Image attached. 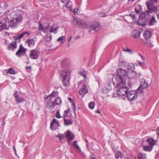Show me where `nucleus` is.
Instances as JSON below:
<instances>
[{"instance_id":"nucleus-1","label":"nucleus","mask_w":159,"mask_h":159,"mask_svg":"<svg viewBox=\"0 0 159 159\" xmlns=\"http://www.w3.org/2000/svg\"><path fill=\"white\" fill-rule=\"evenodd\" d=\"M72 21L74 25L77 27L89 28L90 29L89 30V33L93 30L96 32L98 31L102 28L100 24L97 21L89 22L88 24H87L84 20L73 17Z\"/></svg>"},{"instance_id":"nucleus-2","label":"nucleus","mask_w":159,"mask_h":159,"mask_svg":"<svg viewBox=\"0 0 159 159\" xmlns=\"http://www.w3.org/2000/svg\"><path fill=\"white\" fill-rule=\"evenodd\" d=\"M127 73L125 70L122 68L117 70V76L114 80L115 83L117 86H120L125 84Z\"/></svg>"},{"instance_id":"nucleus-3","label":"nucleus","mask_w":159,"mask_h":159,"mask_svg":"<svg viewBox=\"0 0 159 159\" xmlns=\"http://www.w3.org/2000/svg\"><path fill=\"white\" fill-rule=\"evenodd\" d=\"M135 10L136 12L138 15H140L139 16L140 17L143 18L148 19L150 18V14L152 13L153 12H150L149 11H148V7L147 11L145 12H142V6L139 4L137 5L135 8Z\"/></svg>"},{"instance_id":"nucleus-4","label":"nucleus","mask_w":159,"mask_h":159,"mask_svg":"<svg viewBox=\"0 0 159 159\" xmlns=\"http://www.w3.org/2000/svg\"><path fill=\"white\" fill-rule=\"evenodd\" d=\"M25 34H27L28 35H30V33L27 32H25L22 33L20 35H17L14 37V39L15 41L12 42L8 46V49L9 50H12L16 48L17 47L16 45V40H18V42H19L20 41V39H21L22 37H23L24 35Z\"/></svg>"},{"instance_id":"nucleus-5","label":"nucleus","mask_w":159,"mask_h":159,"mask_svg":"<svg viewBox=\"0 0 159 159\" xmlns=\"http://www.w3.org/2000/svg\"><path fill=\"white\" fill-rule=\"evenodd\" d=\"M70 74L71 71L70 70H65L62 72V81L65 87L68 86L70 84L69 78Z\"/></svg>"},{"instance_id":"nucleus-6","label":"nucleus","mask_w":159,"mask_h":159,"mask_svg":"<svg viewBox=\"0 0 159 159\" xmlns=\"http://www.w3.org/2000/svg\"><path fill=\"white\" fill-rule=\"evenodd\" d=\"M22 19L23 17L20 14H15L14 17L11 18L9 23L10 26L13 27H16Z\"/></svg>"},{"instance_id":"nucleus-7","label":"nucleus","mask_w":159,"mask_h":159,"mask_svg":"<svg viewBox=\"0 0 159 159\" xmlns=\"http://www.w3.org/2000/svg\"><path fill=\"white\" fill-rule=\"evenodd\" d=\"M157 0H148L146 2V4L148 7V11H149L152 12H156L157 11V7L153 6L154 3H157Z\"/></svg>"},{"instance_id":"nucleus-8","label":"nucleus","mask_w":159,"mask_h":159,"mask_svg":"<svg viewBox=\"0 0 159 159\" xmlns=\"http://www.w3.org/2000/svg\"><path fill=\"white\" fill-rule=\"evenodd\" d=\"M125 84L122 85L118 86L116 85V86L117 88H120L116 92V94L118 96H126V94H127L128 92V88L126 86H125Z\"/></svg>"},{"instance_id":"nucleus-9","label":"nucleus","mask_w":159,"mask_h":159,"mask_svg":"<svg viewBox=\"0 0 159 159\" xmlns=\"http://www.w3.org/2000/svg\"><path fill=\"white\" fill-rule=\"evenodd\" d=\"M141 84L139 87L136 90V92L139 93H142L144 92L143 89L147 88L148 86V83L144 79L140 80Z\"/></svg>"},{"instance_id":"nucleus-10","label":"nucleus","mask_w":159,"mask_h":159,"mask_svg":"<svg viewBox=\"0 0 159 159\" xmlns=\"http://www.w3.org/2000/svg\"><path fill=\"white\" fill-rule=\"evenodd\" d=\"M136 92L134 91H129L128 92L127 94H126V97L128 98L129 100L132 101L134 100L135 98L137 97V94Z\"/></svg>"},{"instance_id":"nucleus-11","label":"nucleus","mask_w":159,"mask_h":159,"mask_svg":"<svg viewBox=\"0 0 159 159\" xmlns=\"http://www.w3.org/2000/svg\"><path fill=\"white\" fill-rule=\"evenodd\" d=\"M26 49L24 48L21 44L20 45L19 48L16 53V55L18 57L24 55L26 53Z\"/></svg>"},{"instance_id":"nucleus-12","label":"nucleus","mask_w":159,"mask_h":159,"mask_svg":"<svg viewBox=\"0 0 159 159\" xmlns=\"http://www.w3.org/2000/svg\"><path fill=\"white\" fill-rule=\"evenodd\" d=\"M39 52L37 50H31L30 53V56L31 59H37L38 58Z\"/></svg>"},{"instance_id":"nucleus-13","label":"nucleus","mask_w":159,"mask_h":159,"mask_svg":"<svg viewBox=\"0 0 159 159\" xmlns=\"http://www.w3.org/2000/svg\"><path fill=\"white\" fill-rule=\"evenodd\" d=\"M66 136L67 138V142L69 143L71 141L74 139V135L69 130H67L65 132Z\"/></svg>"},{"instance_id":"nucleus-14","label":"nucleus","mask_w":159,"mask_h":159,"mask_svg":"<svg viewBox=\"0 0 159 159\" xmlns=\"http://www.w3.org/2000/svg\"><path fill=\"white\" fill-rule=\"evenodd\" d=\"M136 75V73L135 72L131 70V68L129 69L127 73V78L129 79H134L135 78Z\"/></svg>"},{"instance_id":"nucleus-15","label":"nucleus","mask_w":159,"mask_h":159,"mask_svg":"<svg viewBox=\"0 0 159 159\" xmlns=\"http://www.w3.org/2000/svg\"><path fill=\"white\" fill-rule=\"evenodd\" d=\"M18 93L17 91H16L14 94V96L15 98L16 103L19 104L20 103L24 102L25 99L24 98L19 96L18 95Z\"/></svg>"},{"instance_id":"nucleus-16","label":"nucleus","mask_w":159,"mask_h":159,"mask_svg":"<svg viewBox=\"0 0 159 159\" xmlns=\"http://www.w3.org/2000/svg\"><path fill=\"white\" fill-rule=\"evenodd\" d=\"M88 92V90L85 84H84L83 85L82 88L79 92L80 95H83V97L84 96L85 94L87 93Z\"/></svg>"},{"instance_id":"nucleus-17","label":"nucleus","mask_w":159,"mask_h":159,"mask_svg":"<svg viewBox=\"0 0 159 159\" xmlns=\"http://www.w3.org/2000/svg\"><path fill=\"white\" fill-rule=\"evenodd\" d=\"M8 27L6 24V22L4 21L3 22L0 20V31L4 29L7 30Z\"/></svg>"},{"instance_id":"nucleus-18","label":"nucleus","mask_w":159,"mask_h":159,"mask_svg":"<svg viewBox=\"0 0 159 159\" xmlns=\"http://www.w3.org/2000/svg\"><path fill=\"white\" fill-rule=\"evenodd\" d=\"M150 18L148 19L144 18L145 19H146V20H148V19H149V20L148 22V24L149 25H153L155 23L157 22L156 21L155 17L154 16H152L151 17V16L150 15Z\"/></svg>"},{"instance_id":"nucleus-19","label":"nucleus","mask_w":159,"mask_h":159,"mask_svg":"<svg viewBox=\"0 0 159 159\" xmlns=\"http://www.w3.org/2000/svg\"><path fill=\"white\" fill-rule=\"evenodd\" d=\"M11 15L9 11H8L5 12L3 16V18L4 19V21L7 22L8 20L10 18Z\"/></svg>"},{"instance_id":"nucleus-20","label":"nucleus","mask_w":159,"mask_h":159,"mask_svg":"<svg viewBox=\"0 0 159 159\" xmlns=\"http://www.w3.org/2000/svg\"><path fill=\"white\" fill-rule=\"evenodd\" d=\"M126 61V60H122L121 62H120L119 65L123 67H125L128 66V69H130L131 66H129V63L127 62Z\"/></svg>"},{"instance_id":"nucleus-21","label":"nucleus","mask_w":159,"mask_h":159,"mask_svg":"<svg viewBox=\"0 0 159 159\" xmlns=\"http://www.w3.org/2000/svg\"><path fill=\"white\" fill-rule=\"evenodd\" d=\"M143 34L145 39H147L151 37L152 34L150 31L148 30H146L143 32Z\"/></svg>"},{"instance_id":"nucleus-22","label":"nucleus","mask_w":159,"mask_h":159,"mask_svg":"<svg viewBox=\"0 0 159 159\" xmlns=\"http://www.w3.org/2000/svg\"><path fill=\"white\" fill-rule=\"evenodd\" d=\"M58 27L56 25H52L49 29V31L50 32L56 34L57 33V30Z\"/></svg>"},{"instance_id":"nucleus-23","label":"nucleus","mask_w":159,"mask_h":159,"mask_svg":"<svg viewBox=\"0 0 159 159\" xmlns=\"http://www.w3.org/2000/svg\"><path fill=\"white\" fill-rule=\"evenodd\" d=\"M141 33V31L140 30H135L133 32V36L134 38H137L139 37Z\"/></svg>"},{"instance_id":"nucleus-24","label":"nucleus","mask_w":159,"mask_h":159,"mask_svg":"<svg viewBox=\"0 0 159 159\" xmlns=\"http://www.w3.org/2000/svg\"><path fill=\"white\" fill-rule=\"evenodd\" d=\"M55 105L53 102H49L47 103L46 107L50 110H52L53 109Z\"/></svg>"},{"instance_id":"nucleus-25","label":"nucleus","mask_w":159,"mask_h":159,"mask_svg":"<svg viewBox=\"0 0 159 159\" xmlns=\"http://www.w3.org/2000/svg\"><path fill=\"white\" fill-rule=\"evenodd\" d=\"M150 146H153L157 143L156 141L153 139L152 138H149L147 140Z\"/></svg>"},{"instance_id":"nucleus-26","label":"nucleus","mask_w":159,"mask_h":159,"mask_svg":"<svg viewBox=\"0 0 159 159\" xmlns=\"http://www.w3.org/2000/svg\"><path fill=\"white\" fill-rule=\"evenodd\" d=\"M64 124L65 125H69L73 124V121L71 119L67 120L66 118H64Z\"/></svg>"},{"instance_id":"nucleus-27","label":"nucleus","mask_w":159,"mask_h":159,"mask_svg":"<svg viewBox=\"0 0 159 159\" xmlns=\"http://www.w3.org/2000/svg\"><path fill=\"white\" fill-rule=\"evenodd\" d=\"M153 147L150 145L144 146L143 147V150L145 151L151 152L152 150Z\"/></svg>"},{"instance_id":"nucleus-28","label":"nucleus","mask_w":159,"mask_h":159,"mask_svg":"<svg viewBox=\"0 0 159 159\" xmlns=\"http://www.w3.org/2000/svg\"><path fill=\"white\" fill-rule=\"evenodd\" d=\"M28 46L30 47H32L34 45V41L33 39H31L27 41Z\"/></svg>"},{"instance_id":"nucleus-29","label":"nucleus","mask_w":159,"mask_h":159,"mask_svg":"<svg viewBox=\"0 0 159 159\" xmlns=\"http://www.w3.org/2000/svg\"><path fill=\"white\" fill-rule=\"evenodd\" d=\"M123 157V155L121 152L119 151H117L115 153V157L116 159H118L119 158H122Z\"/></svg>"},{"instance_id":"nucleus-30","label":"nucleus","mask_w":159,"mask_h":159,"mask_svg":"<svg viewBox=\"0 0 159 159\" xmlns=\"http://www.w3.org/2000/svg\"><path fill=\"white\" fill-rule=\"evenodd\" d=\"M53 124H56V125L58 126L59 125V122L57 120L55 119H53L52 122L50 124V128L52 129Z\"/></svg>"},{"instance_id":"nucleus-31","label":"nucleus","mask_w":159,"mask_h":159,"mask_svg":"<svg viewBox=\"0 0 159 159\" xmlns=\"http://www.w3.org/2000/svg\"><path fill=\"white\" fill-rule=\"evenodd\" d=\"M86 71L82 69L79 72V74L80 75L83 76L84 78L86 80Z\"/></svg>"},{"instance_id":"nucleus-32","label":"nucleus","mask_w":159,"mask_h":159,"mask_svg":"<svg viewBox=\"0 0 159 159\" xmlns=\"http://www.w3.org/2000/svg\"><path fill=\"white\" fill-rule=\"evenodd\" d=\"M73 145L80 152H81V149L78 145L77 141V140H75L73 142Z\"/></svg>"},{"instance_id":"nucleus-33","label":"nucleus","mask_w":159,"mask_h":159,"mask_svg":"<svg viewBox=\"0 0 159 159\" xmlns=\"http://www.w3.org/2000/svg\"><path fill=\"white\" fill-rule=\"evenodd\" d=\"M61 102V100L60 98H57L55 99L54 102H53L55 105L60 104Z\"/></svg>"},{"instance_id":"nucleus-34","label":"nucleus","mask_w":159,"mask_h":159,"mask_svg":"<svg viewBox=\"0 0 159 159\" xmlns=\"http://www.w3.org/2000/svg\"><path fill=\"white\" fill-rule=\"evenodd\" d=\"M138 158L139 159H146V156L143 153H139L137 156Z\"/></svg>"},{"instance_id":"nucleus-35","label":"nucleus","mask_w":159,"mask_h":159,"mask_svg":"<svg viewBox=\"0 0 159 159\" xmlns=\"http://www.w3.org/2000/svg\"><path fill=\"white\" fill-rule=\"evenodd\" d=\"M65 3H66V4L65 5V6H66V7H67L68 9L70 10H71V6L72 4L71 2L70 1H69Z\"/></svg>"},{"instance_id":"nucleus-36","label":"nucleus","mask_w":159,"mask_h":159,"mask_svg":"<svg viewBox=\"0 0 159 159\" xmlns=\"http://www.w3.org/2000/svg\"><path fill=\"white\" fill-rule=\"evenodd\" d=\"M123 51L124 52H127L129 53L132 54L133 53V51L130 49H128L127 48H122Z\"/></svg>"},{"instance_id":"nucleus-37","label":"nucleus","mask_w":159,"mask_h":159,"mask_svg":"<svg viewBox=\"0 0 159 159\" xmlns=\"http://www.w3.org/2000/svg\"><path fill=\"white\" fill-rule=\"evenodd\" d=\"M52 39V36L51 34H48L45 37V40L48 42L50 41Z\"/></svg>"},{"instance_id":"nucleus-38","label":"nucleus","mask_w":159,"mask_h":159,"mask_svg":"<svg viewBox=\"0 0 159 159\" xmlns=\"http://www.w3.org/2000/svg\"><path fill=\"white\" fill-rule=\"evenodd\" d=\"M65 36H61L57 40L58 41H61L62 43H63L65 41Z\"/></svg>"},{"instance_id":"nucleus-39","label":"nucleus","mask_w":159,"mask_h":159,"mask_svg":"<svg viewBox=\"0 0 159 159\" xmlns=\"http://www.w3.org/2000/svg\"><path fill=\"white\" fill-rule=\"evenodd\" d=\"M70 109L68 108L67 110L64 111L63 115V118H66V117L67 116L68 113L70 112Z\"/></svg>"},{"instance_id":"nucleus-40","label":"nucleus","mask_w":159,"mask_h":159,"mask_svg":"<svg viewBox=\"0 0 159 159\" xmlns=\"http://www.w3.org/2000/svg\"><path fill=\"white\" fill-rule=\"evenodd\" d=\"M66 61V60H62L61 62V64L63 67H64L68 65Z\"/></svg>"},{"instance_id":"nucleus-41","label":"nucleus","mask_w":159,"mask_h":159,"mask_svg":"<svg viewBox=\"0 0 159 159\" xmlns=\"http://www.w3.org/2000/svg\"><path fill=\"white\" fill-rule=\"evenodd\" d=\"M95 104L94 102H91L89 104V107L90 109H93L94 107Z\"/></svg>"},{"instance_id":"nucleus-42","label":"nucleus","mask_w":159,"mask_h":159,"mask_svg":"<svg viewBox=\"0 0 159 159\" xmlns=\"http://www.w3.org/2000/svg\"><path fill=\"white\" fill-rule=\"evenodd\" d=\"M72 109L73 110V112L75 114V116L76 115V107H75V105L74 103H73L72 104Z\"/></svg>"},{"instance_id":"nucleus-43","label":"nucleus","mask_w":159,"mask_h":159,"mask_svg":"<svg viewBox=\"0 0 159 159\" xmlns=\"http://www.w3.org/2000/svg\"><path fill=\"white\" fill-rule=\"evenodd\" d=\"M8 72L11 74H15L16 73L15 70L12 68H10L8 70Z\"/></svg>"},{"instance_id":"nucleus-44","label":"nucleus","mask_w":159,"mask_h":159,"mask_svg":"<svg viewBox=\"0 0 159 159\" xmlns=\"http://www.w3.org/2000/svg\"><path fill=\"white\" fill-rule=\"evenodd\" d=\"M128 16L130 17L134 21H136V19L135 18V16L134 15L131 14H129Z\"/></svg>"},{"instance_id":"nucleus-45","label":"nucleus","mask_w":159,"mask_h":159,"mask_svg":"<svg viewBox=\"0 0 159 159\" xmlns=\"http://www.w3.org/2000/svg\"><path fill=\"white\" fill-rule=\"evenodd\" d=\"M49 27V24L48 25H47L46 26H43V31L44 32H45L48 29Z\"/></svg>"},{"instance_id":"nucleus-46","label":"nucleus","mask_w":159,"mask_h":159,"mask_svg":"<svg viewBox=\"0 0 159 159\" xmlns=\"http://www.w3.org/2000/svg\"><path fill=\"white\" fill-rule=\"evenodd\" d=\"M58 94V93L57 92L53 91L52 93L50 94V96L52 97H55L57 94Z\"/></svg>"},{"instance_id":"nucleus-47","label":"nucleus","mask_w":159,"mask_h":159,"mask_svg":"<svg viewBox=\"0 0 159 159\" xmlns=\"http://www.w3.org/2000/svg\"><path fill=\"white\" fill-rule=\"evenodd\" d=\"M56 116L58 118H60L61 117V116H60V112L58 110H57L56 112Z\"/></svg>"},{"instance_id":"nucleus-48","label":"nucleus","mask_w":159,"mask_h":159,"mask_svg":"<svg viewBox=\"0 0 159 159\" xmlns=\"http://www.w3.org/2000/svg\"><path fill=\"white\" fill-rule=\"evenodd\" d=\"M97 14L100 17H104L105 16H104V14L102 12H98Z\"/></svg>"},{"instance_id":"nucleus-49","label":"nucleus","mask_w":159,"mask_h":159,"mask_svg":"<svg viewBox=\"0 0 159 159\" xmlns=\"http://www.w3.org/2000/svg\"><path fill=\"white\" fill-rule=\"evenodd\" d=\"M56 137L57 138H59V140L60 141H61V138L62 137H63V136L61 134H59L58 135H56Z\"/></svg>"},{"instance_id":"nucleus-50","label":"nucleus","mask_w":159,"mask_h":159,"mask_svg":"<svg viewBox=\"0 0 159 159\" xmlns=\"http://www.w3.org/2000/svg\"><path fill=\"white\" fill-rule=\"evenodd\" d=\"M39 29L40 30H43V26L42 25L41 22H39Z\"/></svg>"},{"instance_id":"nucleus-51","label":"nucleus","mask_w":159,"mask_h":159,"mask_svg":"<svg viewBox=\"0 0 159 159\" xmlns=\"http://www.w3.org/2000/svg\"><path fill=\"white\" fill-rule=\"evenodd\" d=\"M108 89L106 88L103 89L102 90V91L103 93H107L108 92Z\"/></svg>"},{"instance_id":"nucleus-52","label":"nucleus","mask_w":159,"mask_h":159,"mask_svg":"<svg viewBox=\"0 0 159 159\" xmlns=\"http://www.w3.org/2000/svg\"><path fill=\"white\" fill-rule=\"evenodd\" d=\"M31 65L28 66H26L25 67V69L26 70H28V69H31Z\"/></svg>"},{"instance_id":"nucleus-53","label":"nucleus","mask_w":159,"mask_h":159,"mask_svg":"<svg viewBox=\"0 0 159 159\" xmlns=\"http://www.w3.org/2000/svg\"><path fill=\"white\" fill-rule=\"evenodd\" d=\"M157 133L158 137H159V126L158 127L157 130Z\"/></svg>"},{"instance_id":"nucleus-54","label":"nucleus","mask_w":159,"mask_h":159,"mask_svg":"<svg viewBox=\"0 0 159 159\" xmlns=\"http://www.w3.org/2000/svg\"><path fill=\"white\" fill-rule=\"evenodd\" d=\"M69 1H70V0H61V2L64 3H65Z\"/></svg>"},{"instance_id":"nucleus-55","label":"nucleus","mask_w":159,"mask_h":159,"mask_svg":"<svg viewBox=\"0 0 159 159\" xmlns=\"http://www.w3.org/2000/svg\"><path fill=\"white\" fill-rule=\"evenodd\" d=\"M50 98V100H51V99H52V97L51 96H50V94L49 95H48V96L46 97V99H49V98Z\"/></svg>"},{"instance_id":"nucleus-56","label":"nucleus","mask_w":159,"mask_h":159,"mask_svg":"<svg viewBox=\"0 0 159 159\" xmlns=\"http://www.w3.org/2000/svg\"><path fill=\"white\" fill-rule=\"evenodd\" d=\"M74 14L75 15V14H77V12L78 11V9L75 8L74 9Z\"/></svg>"},{"instance_id":"nucleus-57","label":"nucleus","mask_w":159,"mask_h":159,"mask_svg":"<svg viewBox=\"0 0 159 159\" xmlns=\"http://www.w3.org/2000/svg\"><path fill=\"white\" fill-rule=\"evenodd\" d=\"M139 62V65L140 66H142L143 65V62L138 61Z\"/></svg>"},{"instance_id":"nucleus-58","label":"nucleus","mask_w":159,"mask_h":159,"mask_svg":"<svg viewBox=\"0 0 159 159\" xmlns=\"http://www.w3.org/2000/svg\"><path fill=\"white\" fill-rule=\"evenodd\" d=\"M72 39V36H70L69 37L68 39V41L69 43L70 42L71 40Z\"/></svg>"},{"instance_id":"nucleus-59","label":"nucleus","mask_w":159,"mask_h":159,"mask_svg":"<svg viewBox=\"0 0 159 159\" xmlns=\"http://www.w3.org/2000/svg\"><path fill=\"white\" fill-rule=\"evenodd\" d=\"M13 148L14 151L15 152V154L16 155V149L15 147V146H13Z\"/></svg>"},{"instance_id":"nucleus-60","label":"nucleus","mask_w":159,"mask_h":159,"mask_svg":"<svg viewBox=\"0 0 159 159\" xmlns=\"http://www.w3.org/2000/svg\"><path fill=\"white\" fill-rule=\"evenodd\" d=\"M26 64L27 65H28V66H29L30 65H31V63L29 61H27L26 62Z\"/></svg>"},{"instance_id":"nucleus-61","label":"nucleus","mask_w":159,"mask_h":159,"mask_svg":"<svg viewBox=\"0 0 159 159\" xmlns=\"http://www.w3.org/2000/svg\"><path fill=\"white\" fill-rule=\"evenodd\" d=\"M68 100L70 102H71L72 101V99L71 98H68Z\"/></svg>"},{"instance_id":"nucleus-62","label":"nucleus","mask_w":159,"mask_h":159,"mask_svg":"<svg viewBox=\"0 0 159 159\" xmlns=\"http://www.w3.org/2000/svg\"><path fill=\"white\" fill-rule=\"evenodd\" d=\"M96 112L98 113H100V112L99 110H97L96 111Z\"/></svg>"},{"instance_id":"nucleus-63","label":"nucleus","mask_w":159,"mask_h":159,"mask_svg":"<svg viewBox=\"0 0 159 159\" xmlns=\"http://www.w3.org/2000/svg\"><path fill=\"white\" fill-rule=\"evenodd\" d=\"M85 141L86 142V145L87 146L88 145V140H87L86 139H85Z\"/></svg>"},{"instance_id":"nucleus-64","label":"nucleus","mask_w":159,"mask_h":159,"mask_svg":"<svg viewBox=\"0 0 159 159\" xmlns=\"http://www.w3.org/2000/svg\"><path fill=\"white\" fill-rule=\"evenodd\" d=\"M157 16L158 18V19L159 20V13L157 14Z\"/></svg>"}]
</instances>
